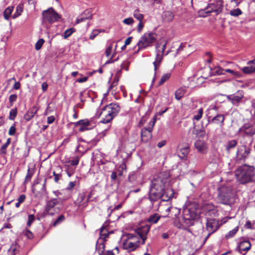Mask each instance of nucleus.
I'll return each mask as SVG.
<instances>
[{
	"mask_svg": "<svg viewBox=\"0 0 255 255\" xmlns=\"http://www.w3.org/2000/svg\"><path fill=\"white\" fill-rule=\"evenodd\" d=\"M123 22L125 24L131 25L133 23L134 20L132 17H130L124 19Z\"/></svg>",
	"mask_w": 255,
	"mask_h": 255,
	"instance_id": "49",
	"label": "nucleus"
},
{
	"mask_svg": "<svg viewBox=\"0 0 255 255\" xmlns=\"http://www.w3.org/2000/svg\"><path fill=\"white\" fill-rule=\"evenodd\" d=\"M237 181L242 184H245L254 180L255 169L252 166L244 165L240 167L235 171Z\"/></svg>",
	"mask_w": 255,
	"mask_h": 255,
	"instance_id": "4",
	"label": "nucleus"
},
{
	"mask_svg": "<svg viewBox=\"0 0 255 255\" xmlns=\"http://www.w3.org/2000/svg\"><path fill=\"white\" fill-rule=\"evenodd\" d=\"M16 132V128L14 126H12L10 127L8 130V134L10 135H13Z\"/></svg>",
	"mask_w": 255,
	"mask_h": 255,
	"instance_id": "57",
	"label": "nucleus"
},
{
	"mask_svg": "<svg viewBox=\"0 0 255 255\" xmlns=\"http://www.w3.org/2000/svg\"><path fill=\"white\" fill-rule=\"evenodd\" d=\"M243 128L244 132L247 135L251 136L255 134V128L253 126L245 125Z\"/></svg>",
	"mask_w": 255,
	"mask_h": 255,
	"instance_id": "26",
	"label": "nucleus"
},
{
	"mask_svg": "<svg viewBox=\"0 0 255 255\" xmlns=\"http://www.w3.org/2000/svg\"><path fill=\"white\" fill-rule=\"evenodd\" d=\"M166 212H170L171 214V217H173V216L176 217L180 212V210L179 209L172 207V206H168L165 209Z\"/></svg>",
	"mask_w": 255,
	"mask_h": 255,
	"instance_id": "24",
	"label": "nucleus"
},
{
	"mask_svg": "<svg viewBox=\"0 0 255 255\" xmlns=\"http://www.w3.org/2000/svg\"><path fill=\"white\" fill-rule=\"evenodd\" d=\"M55 120V119L54 116H51L48 117L47 118V123L49 124H52L54 122Z\"/></svg>",
	"mask_w": 255,
	"mask_h": 255,
	"instance_id": "62",
	"label": "nucleus"
},
{
	"mask_svg": "<svg viewBox=\"0 0 255 255\" xmlns=\"http://www.w3.org/2000/svg\"><path fill=\"white\" fill-rule=\"evenodd\" d=\"M34 220H35L34 216L33 215H32V214L29 215L28 216V222L27 223V225L28 227H30L31 226V224L34 221Z\"/></svg>",
	"mask_w": 255,
	"mask_h": 255,
	"instance_id": "55",
	"label": "nucleus"
},
{
	"mask_svg": "<svg viewBox=\"0 0 255 255\" xmlns=\"http://www.w3.org/2000/svg\"><path fill=\"white\" fill-rule=\"evenodd\" d=\"M25 198L26 197L24 195H21L18 198L17 201L19 202V203H22L24 201Z\"/></svg>",
	"mask_w": 255,
	"mask_h": 255,
	"instance_id": "63",
	"label": "nucleus"
},
{
	"mask_svg": "<svg viewBox=\"0 0 255 255\" xmlns=\"http://www.w3.org/2000/svg\"><path fill=\"white\" fill-rule=\"evenodd\" d=\"M13 10V6L7 7L3 12V16L6 20H8Z\"/></svg>",
	"mask_w": 255,
	"mask_h": 255,
	"instance_id": "34",
	"label": "nucleus"
},
{
	"mask_svg": "<svg viewBox=\"0 0 255 255\" xmlns=\"http://www.w3.org/2000/svg\"><path fill=\"white\" fill-rule=\"evenodd\" d=\"M44 42V41L43 39H40L35 44V48L36 50H39L43 44Z\"/></svg>",
	"mask_w": 255,
	"mask_h": 255,
	"instance_id": "51",
	"label": "nucleus"
},
{
	"mask_svg": "<svg viewBox=\"0 0 255 255\" xmlns=\"http://www.w3.org/2000/svg\"><path fill=\"white\" fill-rule=\"evenodd\" d=\"M243 72L246 74H250L255 72V66H249L241 68Z\"/></svg>",
	"mask_w": 255,
	"mask_h": 255,
	"instance_id": "31",
	"label": "nucleus"
},
{
	"mask_svg": "<svg viewBox=\"0 0 255 255\" xmlns=\"http://www.w3.org/2000/svg\"><path fill=\"white\" fill-rule=\"evenodd\" d=\"M120 106L116 103H111L105 106L100 114L102 117L101 122L107 124L111 122L120 111Z\"/></svg>",
	"mask_w": 255,
	"mask_h": 255,
	"instance_id": "5",
	"label": "nucleus"
},
{
	"mask_svg": "<svg viewBox=\"0 0 255 255\" xmlns=\"http://www.w3.org/2000/svg\"><path fill=\"white\" fill-rule=\"evenodd\" d=\"M237 145V141L235 139H232L229 140L226 145V150L229 152L230 150L235 148Z\"/></svg>",
	"mask_w": 255,
	"mask_h": 255,
	"instance_id": "30",
	"label": "nucleus"
},
{
	"mask_svg": "<svg viewBox=\"0 0 255 255\" xmlns=\"http://www.w3.org/2000/svg\"><path fill=\"white\" fill-rule=\"evenodd\" d=\"M8 146L5 143L1 146L0 148V152L3 154H5L6 153V148Z\"/></svg>",
	"mask_w": 255,
	"mask_h": 255,
	"instance_id": "61",
	"label": "nucleus"
},
{
	"mask_svg": "<svg viewBox=\"0 0 255 255\" xmlns=\"http://www.w3.org/2000/svg\"><path fill=\"white\" fill-rule=\"evenodd\" d=\"M231 194V190L226 187H222L219 188L218 196V201L224 204H227L229 201Z\"/></svg>",
	"mask_w": 255,
	"mask_h": 255,
	"instance_id": "9",
	"label": "nucleus"
},
{
	"mask_svg": "<svg viewBox=\"0 0 255 255\" xmlns=\"http://www.w3.org/2000/svg\"><path fill=\"white\" fill-rule=\"evenodd\" d=\"M194 145L197 150L201 153H204L207 150V144L204 141L197 140Z\"/></svg>",
	"mask_w": 255,
	"mask_h": 255,
	"instance_id": "20",
	"label": "nucleus"
},
{
	"mask_svg": "<svg viewBox=\"0 0 255 255\" xmlns=\"http://www.w3.org/2000/svg\"><path fill=\"white\" fill-rule=\"evenodd\" d=\"M57 204H58V200L57 199H52L48 201L45 206V212L50 215H54L57 212L55 206Z\"/></svg>",
	"mask_w": 255,
	"mask_h": 255,
	"instance_id": "11",
	"label": "nucleus"
},
{
	"mask_svg": "<svg viewBox=\"0 0 255 255\" xmlns=\"http://www.w3.org/2000/svg\"><path fill=\"white\" fill-rule=\"evenodd\" d=\"M104 241V240H101L100 242H99L98 240L97 242L96 249L100 255H103L105 251V246Z\"/></svg>",
	"mask_w": 255,
	"mask_h": 255,
	"instance_id": "27",
	"label": "nucleus"
},
{
	"mask_svg": "<svg viewBox=\"0 0 255 255\" xmlns=\"http://www.w3.org/2000/svg\"><path fill=\"white\" fill-rule=\"evenodd\" d=\"M143 26H144V23H143V21H139V23L137 25V31H138V32H139V33L141 32V31L142 30Z\"/></svg>",
	"mask_w": 255,
	"mask_h": 255,
	"instance_id": "58",
	"label": "nucleus"
},
{
	"mask_svg": "<svg viewBox=\"0 0 255 255\" xmlns=\"http://www.w3.org/2000/svg\"><path fill=\"white\" fill-rule=\"evenodd\" d=\"M223 5L222 1H219L216 4L211 3L209 5V8L206 9V13H210L212 11H216L220 13L222 11Z\"/></svg>",
	"mask_w": 255,
	"mask_h": 255,
	"instance_id": "17",
	"label": "nucleus"
},
{
	"mask_svg": "<svg viewBox=\"0 0 255 255\" xmlns=\"http://www.w3.org/2000/svg\"><path fill=\"white\" fill-rule=\"evenodd\" d=\"M168 173H160L151 182L150 193L155 197L165 195L164 188L169 184Z\"/></svg>",
	"mask_w": 255,
	"mask_h": 255,
	"instance_id": "2",
	"label": "nucleus"
},
{
	"mask_svg": "<svg viewBox=\"0 0 255 255\" xmlns=\"http://www.w3.org/2000/svg\"><path fill=\"white\" fill-rule=\"evenodd\" d=\"M17 96L16 94H12L9 97V101L11 104V106L13 105V102H15L17 100Z\"/></svg>",
	"mask_w": 255,
	"mask_h": 255,
	"instance_id": "54",
	"label": "nucleus"
},
{
	"mask_svg": "<svg viewBox=\"0 0 255 255\" xmlns=\"http://www.w3.org/2000/svg\"><path fill=\"white\" fill-rule=\"evenodd\" d=\"M64 166L66 168L65 170L66 171H70L71 172L74 173L75 170V167H73L72 166L70 165L69 164L66 163L64 165Z\"/></svg>",
	"mask_w": 255,
	"mask_h": 255,
	"instance_id": "53",
	"label": "nucleus"
},
{
	"mask_svg": "<svg viewBox=\"0 0 255 255\" xmlns=\"http://www.w3.org/2000/svg\"><path fill=\"white\" fill-rule=\"evenodd\" d=\"M149 227L145 226L138 228L136 232V234H128L126 235V239L123 243V248L128 252L133 251L136 250L141 244H144L147 238V235L149 231Z\"/></svg>",
	"mask_w": 255,
	"mask_h": 255,
	"instance_id": "1",
	"label": "nucleus"
},
{
	"mask_svg": "<svg viewBox=\"0 0 255 255\" xmlns=\"http://www.w3.org/2000/svg\"><path fill=\"white\" fill-rule=\"evenodd\" d=\"M224 120L225 116L223 115L220 114L214 117L212 119L211 123L219 125L220 127H222L224 125Z\"/></svg>",
	"mask_w": 255,
	"mask_h": 255,
	"instance_id": "21",
	"label": "nucleus"
},
{
	"mask_svg": "<svg viewBox=\"0 0 255 255\" xmlns=\"http://www.w3.org/2000/svg\"><path fill=\"white\" fill-rule=\"evenodd\" d=\"M156 40V35L152 32H146L141 36L137 43L138 50L150 46Z\"/></svg>",
	"mask_w": 255,
	"mask_h": 255,
	"instance_id": "6",
	"label": "nucleus"
},
{
	"mask_svg": "<svg viewBox=\"0 0 255 255\" xmlns=\"http://www.w3.org/2000/svg\"><path fill=\"white\" fill-rule=\"evenodd\" d=\"M187 91L186 87H182L178 89L175 92V98L177 100H180L184 97Z\"/></svg>",
	"mask_w": 255,
	"mask_h": 255,
	"instance_id": "23",
	"label": "nucleus"
},
{
	"mask_svg": "<svg viewBox=\"0 0 255 255\" xmlns=\"http://www.w3.org/2000/svg\"><path fill=\"white\" fill-rule=\"evenodd\" d=\"M42 16L44 21H48L50 23L54 22L58 20L60 18L58 13L55 11L52 7L43 11L42 12Z\"/></svg>",
	"mask_w": 255,
	"mask_h": 255,
	"instance_id": "8",
	"label": "nucleus"
},
{
	"mask_svg": "<svg viewBox=\"0 0 255 255\" xmlns=\"http://www.w3.org/2000/svg\"><path fill=\"white\" fill-rule=\"evenodd\" d=\"M164 16L165 19L167 21L169 22V21H171L173 20L174 16V14L172 13V12H171L170 11H167L164 12Z\"/></svg>",
	"mask_w": 255,
	"mask_h": 255,
	"instance_id": "38",
	"label": "nucleus"
},
{
	"mask_svg": "<svg viewBox=\"0 0 255 255\" xmlns=\"http://www.w3.org/2000/svg\"><path fill=\"white\" fill-rule=\"evenodd\" d=\"M192 133L196 136H199L201 137H204L205 135V132L201 129H196L194 128Z\"/></svg>",
	"mask_w": 255,
	"mask_h": 255,
	"instance_id": "43",
	"label": "nucleus"
},
{
	"mask_svg": "<svg viewBox=\"0 0 255 255\" xmlns=\"http://www.w3.org/2000/svg\"><path fill=\"white\" fill-rule=\"evenodd\" d=\"M160 218V216L157 213H155L153 215H150L147 221L148 222L151 224H156Z\"/></svg>",
	"mask_w": 255,
	"mask_h": 255,
	"instance_id": "29",
	"label": "nucleus"
},
{
	"mask_svg": "<svg viewBox=\"0 0 255 255\" xmlns=\"http://www.w3.org/2000/svg\"><path fill=\"white\" fill-rule=\"evenodd\" d=\"M62 175L60 173H58L56 175H55V177H54V180L55 182L57 183L59 180L61 178Z\"/></svg>",
	"mask_w": 255,
	"mask_h": 255,
	"instance_id": "64",
	"label": "nucleus"
},
{
	"mask_svg": "<svg viewBox=\"0 0 255 255\" xmlns=\"http://www.w3.org/2000/svg\"><path fill=\"white\" fill-rule=\"evenodd\" d=\"M23 7L24 5L22 3H19L17 5L15 11L12 16L13 18H15L21 14L23 10Z\"/></svg>",
	"mask_w": 255,
	"mask_h": 255,
	"instance_id": "28",
	"label": "nucleus"
},
{
	"mask_svg": "<svg viewBox=\"0 0 255 255\" xmlns=\"http://www.w3.org/2000/svg\"><path fill=\"white\" fill-rule=\"evenodd\" d=\"M79 157L78 156H75L73 159L69 160L68 162H66V163L69 164L71 166H76L79 164Z\"/></svg>",
	"mask_w": 255,
	"mask_h": 255,
	"instance_id": "44",
	"label": "nucleus"
},
{
	"mask_svg": "<svg viewBox=\"0 0 255 255\" xmlns=\"http://www.w3.org/2000/svg\"><path fill=\"white\" fill-rule=\"evenodd\" d=\"M239 230V227H236L233 229L232 231L229 232L225 236L226 239H229L233 237L237 233Z\"/></svg>",
	"mask_w": 255,
	"mask_h": 255,
	"instance_id": "40",
	"label": "nucleus"
},
{
	"mask_svg": "<svg viewBox=\"0 0 255 255\" xmlns=\"http://www.w3.org/2000/svg\"><path fill=\"white\" fill-rule=\"evenodd\" d=\"M203 113V109L200 108L197 111L194 112V116L193 119L197 121H199L202 117Z\"/></svg>",
	"mask_w": 255,
	"mask_h": 255,
	"instance_id": "37",
	"label": "nucleus"
},
{
	"mask_svg": "<svg viewBox=\"0 0 255 255\" xmlns=\"http://www.w3.org/2000/svg\"><path fill=\"white\" fill-rule=\"evenodd\" d=\"M92 15L91 11L89 9H86L77 18L76 23H79L85 20L92 19Z\"/></svg>",
	"mask_w": 255,
	"mask_h": 255,
	"instance_id": "18",
	"label": "nucleus"
},
{
	"mask_svg": "<svg viewBox=\"0 0 255 255\" xmlns=\"http://www.w3.org/2000/svg\"><path fill=\"white\" fill-rule=\"evenodd\" d=\"M224 69L220 67H216L212 70V74L213 75H220L224 74Z\"/></svg>",
	"mask_w": 255,
	"mask_h": 255,
	"instance_id": "36",
	"label": "nucleus"
},
{
	"mask_svg": "<svg viewBox=\"0 0 255 255\" xmlns=\"http://www.w3.org/2000/svg\"><path fill=\"white\" fill-rule=\"evenodd\" d=\"M98 33L99 32L97 30H93L90 35V39L92 40L94 39Z\"/></svg>",
	"mask_w": 255,
	"mask_h": 255,
	"instance_id": "59",
	"label": "nucleus"
},
{
	"mask_svg": "<svg viewBox=\"0 0 255 255\" xmlns=\"http://www.w3.org/2000/svg\"><path fill=\"white\" fill-rule=\"evenodd\" d=\"M113 46L110 44L106 49L105 53L107 57H109L111 54Z\"/></svg>",
	"mask_w": 255,
	"mask_h": 255,
	"instance_id": "56",
	"label": "nucleus"
},
{
	"mask_svg": "<svg viewBox=\"0 0 255 255\" xmlns=\"http://www.w3.org/2000/svg\"><path fill=\"white\" fill-rule=\"evenodd\" d=\"M219 228L218 222L215 219H209L207 221L206 228L209 232L213 233Z\"/></svg>",
	"mask_w": 255,
	"mask_h": 255,
	"instance_id": "14",
	"label": "nucleus"
},
{
	"mask_svg": "<svg viewBox=\"0 0 255 255\" xmlns=\"http://www.w3.org/2000/svg\"><path fill=\"white\" fill-rule=\"evenodd\" d=\"M242 13V12L241 10L239 8L232 10L230 11V15L233 16H238L241 15Z\"/></svg>",
	"mask_w": 255,
	"mask_h": 255,
	"instance_id": "47",
	"label": "nucleus"
},
{
	"mask_svg": "<svg viewBox=\"0 0 255 255\" xmlns=\"http://www.w3.org/2000/svg\"><path fill=\"white\" fill-rule=\"evenodd\" d=\"M166 44L167 41H165L161 46H160L159 44H157L156 46V58L155 60L153 63L154 67L155 74L162 60L163 55L165 49Z\"/></svg>",
	"mask_w": 255,
	"mask_h": 255,
	"instance_id": "7",
	"label": "nucleus"
},
{
	"mask_svg": "<svg viewBox=\"0 0 255 255\" xmlns=\"http://www.w3.org/2000/svg\"><path fill=\"white\" fill-rule=\"evenodd\" d=\"M24 234L28 239H31L33 238L32 233L29 230L25 231L24 232Z\"/></svg>",
	"mask_w": 255,
	"mask_h": 255,
	"instance_id": "60",
	"label": "nucleus"
},
{
	"mask_svg": "<svg viewBox=\"0 0 255 255\" xmlns=\"http://www.w3.org/2000/svg\"><path fill=\"white\" fill-rule=\"evenodd\" d=\"M189 152V147L186 146L180 149V153L179 154V156L181 159H185Z\"/></svg>",
	"mask_w": 255,
	"mask_h": 255,
	"instance_id": "33",
	"label": "nucleus"
},
{
	"mask_svg": "<svg viewBox=\"0 0 255 255\" xmlns=\"http://www.w3.org/2000/svg\"><path fill=\"white\" fill-rule=\"evenodd\" d=\"M197 209V205L195 204H192L184 208L182 218L179 223L175 222V226L178 228L184 229L193 225L194 220L198 216Z\"/></svg>",
	"mask_w": 255,
	"mask_h": 255,
	"instance_id": "3",
	"label": "nucleus"
},
{
	"mask_svg": "<svg viewBox=\"0 0 255 255\" xmlns=\"http://www.w3.org/2000/svg\"><path fill=\"white\" fill-rule=\"evenodd\" d=\"M109 232H108L106 228L104 227H102L101 228L100 231V237L99 239V242H100L101 240H105V239L108 237Z\"/></svg>",
	"mask_w": 255,
	"mask_h": 255,
	"instance_id": "32",
	"label": "nucleus"
},
{
	"mask_svg": "<svg viewBox=\"0 0 255 255\" xmlns=\"http://www.w3.org/2000/svg\"><path fill=\"white\" fill-rule=\"evenodd\" d=\"M133 16L139 21H143L144 18L143 14L140 13L139 10L138 9H135L133 11Z\"/></svg>",
	"mask_w": 255,
	"mask_h": 255,
	"instance_id": "35",
	"label": "nucleus"
},
{
	"mask_svg": "<svg viewBox=\"0 0 255 255\" xmlns=\"http://www.w3.org/2000/svg\"><path fill=\"white\" fill-rule=\"evenodd\" d=\"M224 71H225L226 72L229 73L232 75L235 76L237 77H240L241 76V74L239 72L235 71L230 69L224 70Z\"/></svg>",
	"mask_w": 255,
	"mask_h": 255,
	"instance_id": "50",
	"label": "nucleus"
},
{
	"mask_svg": "<svg viewBox=\"0 0 255 255\" xmlns=\"http://www.w3.org/2000/svg\"><path fill=\"white\" fill-rule=\"evenodd\" d=\"M165 195H161L159 197H162L164 200H168L173 196V190L170 188H164Z\"/></svg>",
	"mask_w": 255,
	"mask_h": 255,
	"instance_id": "25",
	"label": "nucleus"
},
{
	"mask_svg": "<svg viewBox=\"0 0 255 255\" xmlns=\"http://www.w3.org/2000/svg\"><path fill=\"white\" fill-rule=\"evenodd\" d=\"M170 76H171V74L170 73L164 74L162 76V77L160 79V80L159 82L158 85H162L164 82H165L166 81H167L170 78Z\"/></svg>",
	"mask_w": 255,
	"mask_h": 255,
	"instance_id": "39",
	"label": "nucleus"
},
{
	"mask_svg": "<svg viewBox=\"0 0 255 255\" xmlns=\"http://www.w3.org/2000/svg\"><path fill=\"white\" fill-rule=\"evenodd\" d=\"M34 173V170L33 169L28 168V169L27 170V174L25 177V181H30L32 176H33Z\"/></svg>",
	"mask_w": 255,
	"mask_h": 255,
	"instance_id": "42",
	"label": "nucleus"
},
{
	"mask_svg": "<svg viewBox=\"0 0 255 255\" xmlns=\"http://www.w3.org/2000/svg\"><path fill=\"white\" fill-rule=\"evenodd\" d=\"M118 79H116V78H115L114 81H113L112 83L111 84L110 87H109V91H112V92L114 91H115V90H114V88L115 87H116L118 85Z\"/></svg>",
	"mask_w": 255,
	"mask_h": 255,
	"instance_id": "48",
	"label": "nucleus"
},
{
	"mask_svg": "<svg viewBox=\"0 0 255 255\" xmlns=\"http://www.w3.org/2000/svg\"><path fill=\"white\" fill-rule=\"evenodd\" d=\"M251 246L249 241H244L239 244L237 250L240 254L245 255L246 253L251 249Z\"/></svg>",
	"mask_w": 255,
	"mask_h": 255,
	"instance_id": "16",
	"label": "nucleus"
},
{
	"mask_svg": "<svg viewBox=\"0 0 255 255\" xmlns=\"http://www.w3.org/2000/svg\"><path fill=\"white\" fill-rule=\"evenodd\" d=\"M155 121L154 120L149 122L150 127L144 128L141 131V138L143 142H147L150 140L152 137V131L153 127L154 126Z\"/></svg>",
	"mask_w": 255,
	"mask_h": 255,
	"instance_id": "10",
	"label": "nucleus"
},
{
	"mask_svg": "<svg viewBox=\"0 0 255 255\" xmlns=\"http://www.w3.org/2000/svg\"><path fill=\"white\" fill-rule=\"evenodd\" d=\"M65 220V217L63 215H60L57 220L54 222L53 226H56L63 222Z\"/></svg>",
	"mask_w": 255,
	"mask_h": 255,
	"instance_id": "52",
	"label": "nucleus"
},
{
	"mask_svg": "<svg viewBox=\"0 0 255 255\" xmlns=\"http://www.w3.org/2000/svg\"><path fill=\"white\" fill-rule=\"evenodd\" d=\"M75 31V29L74 28H70L67 29L64 32V38L65 39L67 38L68 37L70 36L72 34V33H74Z\"/></svg>",
	"mask_w": 255,
	"mask_h": 255,
	"instance_id": "45",
	"label": "nucleus"
},
{
	"mask_svg": "<svg viewBox=\"0 0 255 255\" xmlns=\"http://www.w3.org/2000/svg\"><path fill=\"white\" fill-rule=\"evenodd\" d=\"M88 201V199L85 200V194L82 193L79 195L74 203L79 207H86L87 205Z\"/></svg>",
	"mask_w": 255,
	"mask_h": 255,
	"instance_id": "19",
	"label": "nucleus"
},
{
	"mask_svg": "<svg viewBox=\"0 0 255 255\" xmlns=\"http://www.w3.org/2000/svg\"><path fill=\"white\" fill-rule=\"evenodd\" d=\"M76 185V181H70L68 183L67 187L65 189L63 190V192L66 193L67 195L64 198H59V200H61V201H65L69 199L71 196V191L73 190Z\"/></svg>",
	"mask_w": 255,
	"mask_h": 255,
	"instance_id": "15",
	"label": "nucleus"
},
{
	"mask_svg": "<svg viewBox=\"0 0 255 255\" xmlns=\"http://www.w3.org/2000/svg\"><path fill=\"white\" fill-rule=\"evenodd\" d=\"M250 153V149L245 145H242L238 148L237 152V158L239 160H244Z\"/></svg>",
	"mask_w": 255,
	"mask_h": 255,
	"instance_id": "13",
	"label": "nucleus"
},
{
	"mask_svg": "<svg viewBox=\"0 0 255 255\" xmlns=\"http://www.w3.org/2000/svg\"><path fill=\"white\" fill-rule=\"evenodd\" d=\"M37 110L35 107H33L29 109L27 112L24 115V119L26 121H30L37 113Z\"/></svg>",
	"mask_w": 255,
	"mask_h": 255,
	"instance_id": "22",
	"label": "nucleus"
},
{
	"mask_svg": "<svg viewBox=\"0 0 255 255\" xmlns=\"http://www.w3.org/2000/svg\"><path fill=\"white\" fill-rule=\"evenodd\" d=\"M244 97V93L242 91H238L235 94L228 95L227 99L235 106H238Z\"/></svg>",
	"mask_w": 255,
	"mask_h": 255,
	"instance_id": "12",
	"label": "nucleus"
},
{
	"mask_svg": "<svg viewBox=\"0 0 255 255\" xmlns=\"http://www.w3.org/2000/svg\"><path fill=\"white\" fill-rule=\"evenodd\" d=\"M76 125H83L85 127L88 128V127L91 125V122L88 120H81L76 123Z\"/></svg>",
	"mask_w": 255,
	"mask_h": 255,
	"instance_id": "46",
	"label": "nucleus"
},
{
	"mask_svg": "<svg viewBox=\"0 0 255 255\" xmlns=\"http://www.w3.org/2000/svg\"><path fill=\"white\" fill-rule=\"evenodd\" d=\"M17 110L16 108H13L10 110L8 119L10 120L13 121L17 116Z\"/></svg>",
	"mask_w": 255,
	"mask_h": 255,
	"instance_id": "41",
	"label": "nucleus"
}]
</instances>
